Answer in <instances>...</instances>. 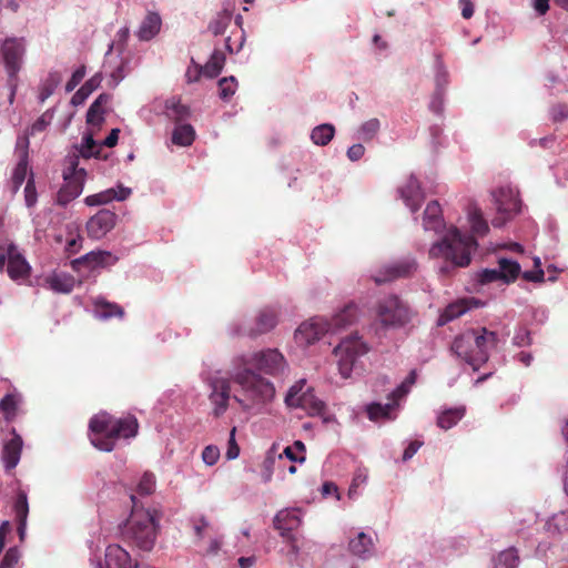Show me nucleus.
<instances>
[{
  "instance_id": "obj_1",
  "label": "nucleus",
  "mask_w": 568,
  "mask_h": 568,
  "mask_svg": "<svg viewBox=\"0 0 568 568\" xmlns=\"http://www.w3.org/2000/svg\"><path fill=\"white\" fill-rule=\"evenodd\" d=\"M288 373V363L277 348H264L235 354L229 372L209 371L202 373V381L210 389L209 400L215 417L222 416L231 399V381L240 387L234 399L244 408L252 409L270 403L275 396L274 384L262 374L282 377Z\"/></svg>"
},
{
  "instance_id": "obj_2",
  "label": "nucleus",
  "mask_w": 568,
  "mask_h": 568,
  "mask_svg": "<svg viewBox=\"0 0 568 568\" xmlns=\"http://www.w3.org/2000/svg\"><path fill=\"white\" fill-rule=\"evenodd\" d=\"M423 227L426 232L434 231L436 234L444 232L442 240L435 242L428 251L430 258H443L448 263L439 268L442 273H448L450 267H465L470 263L471 251L477 246L476 241L454 226L445 230L438 202L427 204L423 214Z\"/></svg>"
},
{
  "instance_id": "obj_3",
  "label": "nucleus",
  "mask_w": 568,
  "mask_h": 568,
  "mask_svg": "<svg viewBox=\"0 0 568 568\" xmlns=\"http://www.w3.org/2000/svg\"><path fill=\"white\" fill-rule=\"evenodd\" d=\"M139 424L134 416L114 419L108 413L94 415L89 423L91 444L100 450L111 452L119 438H131L138 433Z\"/></svg>"
},
{
  "instance_id": "obj_4",
  "label": "nucleus",
  "mask_w": 568,
  "mask_h": 568,
  "mask_svg": "<svg viewBox=\"0 0 568 568\" xmlns=\"http://www.w3.org/2000/svg\"><path fill=\"white\" fill-rule=\"evenodd\" d=\"M498 344V336L495 332L485 327L467 329L458 335L452 345V351L457 357L465 361L477 371L489 358L490 349Z\"/></svg>"
},
{
  "instance_id": "obj_5",
  "label": "nucleus",
  "mask_w": 568,
  "mask_h": 568,
  "mask_svg": "<svg viewBox=\"0 0 568 568\" xmlns=\"http://www.w3.org/2000/svg\"><path fill=\"white\" fill-rule=\"evenodd\" d=\"M160 519L161 516L158 510L134 506L124 525L123 538L140 550H152L158 538Z\"/></svg>"
},
{
  "instance_id": "obj_6",
  "label": "nucleus",
  "mask_w": 568,
  "mask_h": 568,
  "mask_svg": "<svg viewBox=\"0 0 568 568\" xmlns=\"http://www.w3.org/2000/svg\"><path fill=\"white\" fill-rule=\"evenodd\" d=\"M374 316L382 328L398 329L412 322L414 312L397 295H387L377 301Z\"/></svg>"
},
{
  "instance_id": "obj_7",
  "label": "nucleus",
  "mask_w": 568,
  "mask_h": 568,
  "mask_svg": "<svg viewBox=\"0 0 568 568\" xmlns=\"http://www.w3.org/2000/svg\"><path fill=\"white\" fill-rule=\"evenodd\" d=\"M79 156L81 155L74 150L65 159L62 173L64 184L57 195V201L62 206L68 205L83 191L87 171L83 168H79Z\"/></svg>"
},
{
  "instance_id": "obj_8",
  "label": "nucleus",
  "mask_w": 568,
  "mask_h": 568,
  "mask_svg": "<svg viewBox=\"0 0 568 568\" xmlns=\"http://www.w3.org/2000/svg\"><path fill=\"white\" fill-rule=\"evenodd\" d=\"M368 351L369 346L358 335H349L343 338L334 348L341 376L349 378L357 367L359 358L366 355Z\"/></svg>"
},
{
  "instance_id": "obj_9",
  "label": "nucleus",
  "mask_w": 568,
  "mask_h": 568,
  "mask_svg": "<svg viewBox=\"0 0 568 568\" xmlns=\"http://www.w3.org/2000/svg\"><path fill=\"white\" fill-rule=\"evenodd\" d=\"M415 382L416 372L412 371L404 382L389 394L387 403H372L367 405L368 418L373 422L395 419L399 409V402L409 393Z\"/></svg>"
},
{
  "instance_id": "obj_10",
  "label": "nucleus",
  "mask_w": 568,
  "mask_h": 568,
  "mask_svg": "<svg viewBox=\"0 0 568 568\" xmlns=\"http://www.w3.org/2000/svg\"><path fill=\"white\" fill-rule=\"evenodd\" d=\"M27 45L23 38H7L0 47V57L3 61L6 71L9 77L10 94L9 103L12 104L16 95V84L13 80L20 71L23 58L26 54Z\"/></svg>"
},
{
  "instance_id": "obj_11",
  "label": "nucleus",
  "mask_w": 568,
  "mask_h": 568,
  "mask_svg": "<svg viewBox=\"0 0 568 568\" xmlns=\"http://www.w3.org/2000/svg\"><path fill=\"white\" fill-rule=\"evenodd\" d=\"M493 196L497 209V216L493 219L491 224L495 227H501L519 212L521 202L518 197L517 189L510 185L499 187L494 192Z\"/></svg>"
},
{
  "instance_id": "obj_12",
  "label": "nucleus",
  "mask_w": 568,
  "mask_h": 568,
  "mask_svg": "<svg viewBox=\"0 0 568 568\" xmlns=\"http://www.w3.org/2000/svg\"><path fill=\"white\" fill-rule=\"evenodd\" d=\"M7 263V273L13 281L26 280L31 267L14 244L0 246V270Z\"/></svg>"
},
{
  "instance_id": "obj_13",
  "label": "nucleus",
  "mask_w": 568,
  "mask_h": 568,
  "mask_svg": "<svg viewBox=\"0 0 568 568\" xmlns=\"http://www.w3.org/2000/svg\"><path fill=\"white\" fill-rule=\"evenodd\" d=\"M331 325L324 317H313L302 323L295 331L294 338L300 346H307L328 333Z\"/></svg>"
},
{
  "instance_id": "obj_14",
  "label": "nucleus",
  "mask_w": 568,
  "mask_h": 568,
  "mask_svg": "<svg viewBox=\"0 0 568 568\" xmlns=\"http://www.w3.org/2000/svg\"><path fill=\"white\" fill-rule=\"evenodd\" d=\"M116 224V214L110 210H100L87 222L88 236L93 240L103 239Z\"/></svg>"
},
{
  "instance_id": "obj_15",
  "label": "nucleus",
  "mask_w": 568,
  "mask_h": 568,
  "mask_svg": "<svg viewBox=\"0 0 568 568\" xmlns=\"http://www.w3.org/2000/svg\"><path fill=\"white\" fill-rule=\"evenodd\" d=\"M118 261V257L114 256L109 251H91L85 255L75 258L71 262V266L74 271L80 272L83 268L94 270L97 267H104L108 265H113Z\"/></svg>"
},
{
  "instance_id": "obj_16",
  "label": "nucleus",
  "mask_w": 568,
  "mask_h": 568,
  "mask_svg": "<svg viewBox=\"0 0 568 568\" xmlns=\"http://www.w3.org/2000/svg\"><path fill=\"white\" fill-rule=\"evenodd\" d=\"M302 523L298 509H282L273 520L274 528L277 529L283 538L293 542V530L297 529Z\"/></svg>"
},
{
  "instance_id": "obj_17",
  "label": "nucleus",
  "mask_w": 568,
  "mask_h": 568,
  "mask_svg": "<svg viewBox=\"0 0 568 568\" xmlns=\"http://www.w3.org/2000/svg\"><path fill=\"white\" fill-rule=\"evenodd\" d=\"M131 193L132 190L130 187L119 184L115 187H110L99 193L88 195L84 199V203L88 206L105 205L113 201H124L131 195Z\"/></svg>"
},
{
  "instance_id": "obj_18",
  "label": "nucleus",
  "mask_w": 568,
  "mask_h": 568,
  "mask_svg": "<svg viewBox=\"0 0 568 568\" xmlns=\"http://www.w3.org/2000/svg\"><path fill=\"white\" fill-rule=\"evenodd\" d=\"M119 129L111 130L110 134L103 140V142L99 145L95 143L91 134H85L82 138V142L80 148L75 149V151L85 159L92 158V156H99L101 146H108L113 148L119 139Z\"/></svg>"
},
{
  "instance_id": "obj_19",
  "label": "nucleus",
  "mask_w": 568,
  "mask_h": 568,
  "mask_svg": "<svg viewBox=\"0 0 568 568\" xmlns=\"http://www.w3.org/2000/svg\"><path fill=\"white\" fill-rule=\"evenodd\" d=\"M348 551L359 559L367 560L376 554L375 540L371 535L358 531L348 540Z\"/></svg>"
},
{
  "instance_id": "obj_20",
  "label": "nucleus",
  "mask_w": 568,
  "mask_h": 568,
  "mask_svg": "<svg viewBox=\"0 0 568 568\" xmlns=\"http://www.w3.org/2000/svg\"><path fill=\"white\" fill-rule=\"evenodd\" d=\"M415 270L416 262L413 258H405L385 266L384 272L379 275H374L373 278L377 284H382L398 277L407 276Z\"/></svg>"
},
{
  "instance_id": "obj_21",
  "label": "nucleus",
  "mask_w": 568,
  "mask_h": 568,
  "mask_svg": "<svg viewBox=\"0 0 568 568\" xmlns=\"http://www.w3.org/2000/svg\"><path fill=\"white\" fill-rule=\"evenodd\" d=\"M398 193L405 205L414 213L424 201V193L415 176H409L404 185L398 189Z\"/></svg>"
},
{
  "instance_id": "obj_22",
  "label": "nucleus",
  "mask_w": 568,
  "mask_h": 568,
  "mask_svg": "<svg viewBox=\"0 0 568 568\" xmlns=\"http://www.w3.org/2000/svg\"><path fill=\"white\" fill-rule=\"evenodd\" d=\"M130 554L119 545H110L105 550L104 566L99 568H136Z\"/></svg>"
},
{
  "instance_id": "obj_23",
  "label": "nucleus",
  "mask_w": 568,
  "mask_h": 568,
  "mask_svg": "<svg viewBox=\"0 0 568 568\" xmlns=\"http://www.w3.org/2000/svg\"><path fill=\"white\" fill-rule=\"evenodd\" d=\"M473 306H477V302L474 298H463L450 303L439 316L438 324H447L448 322L464 315Z\"/></svg>"
},
{
  "instance_id": "obj_24",
  "label": "nucleus",
  "mask_w": 568,
  "mask_h": 568,
  "mask_svg": "<svg viewBox=\"0 0 568 568\" xmlns=\"http://www.w3.org/2000/svg\"><path fill=\"white\" fill-rule=\"evenodd\" d=\"M278 312L275 308H263L255 322V327L251 329L250 335L256 336L272 331L277 325Z\"/></svg>"
},
{
  "instance_id": "obj_25",
  "label": "nucleus",
  "mask_w": 568,
  "mask_h": 568,
  "mask_svg": "<svg viewBox=\"0 0 568 568\" xmlns=\"http://www.w3.org/2000/svg\"><path fill=\"white\" fill-rule=\"evenodd\" d=\"M161 24L162 19L159 13L148 12L136 32L138 38L143 41L153 39L160 32Z\"/></svg>"
},
{
  "instance_id": "obj_26",
  "label": "nucleus",
  "mask_w": 568,
  "mask_h": 568,
  "mask_svg": "<svg viewBox=\"0 0 568 568\" xmlns=\"http://www.w3.org/2000/svg\"><path fill=\"white\" fill-rule=\"evenodd\" d=\"M21 449L22 438L13 434L12 438L4 444L2 452V459L7 469H12L18 465Z\"/></svg>"
},
{
  "instance_id": "obj_27",
  "label": "nucleus",
  "mask_w": 568,
  "mask_h": 568,
  "mask_svg": "<svg viewBox=\"0 0 568 568\" xmlns=\"http://www.w3.org/2000/svg\"><path fill=\"white\" fill-rule=\"evenodd\" d=\"M110 101V95L100 94L90 105L87 112V122L92 126H100L104 121V105Z\"/></svg>"
},
{
  "instance_id": "obj_28",
  "label": "nucleus",
  "mask_w": 568,
  "mask_h": 568,
  "mask_svg": "<svg viewBox=\"0 0 568 568\" xmlns=\"http://www.w3.org/2000/svg\"><path fill=\"white\" fill-rule=\"evenodd\" d=\"M282 458L283 454H278L277 445L273 444L261 463L260 476L264 484H268L272 480L275 463L277 459Z\"/></svg>"
},
{
  "instance_id": "obj_29",
  "label": "nucleus",
  "mask_w": 568,
  "mask_h": 568,
  "mask_svg": "<svg viewBox=\"0 0 568 568\" xmlns=\"http://www.w3.org/2000/svg\"><path fill=\"white\" fill-rule=\"evenodd\" d=\"M357 317V307L354 304L346 305L342 311L335 314L328 324L331 325L329 332L334 333L341 328L351 325Z\"/></svg>"
},
{
  "instance_id": "obj_30",
  "label": "nucleus",
  "mask_w": 568,
  "mask_h": 568,
  "mask_svg": "<svg viewBox=\"0 0 568 568\" xmlns=\"http://www.w3.org/2000/svg\"><path fill=\"white\" fill-rule=\"evenodd\" d=\"M45 282L50 290L63 294L70 293L75 284L74 277L67 273H54L48 276Z\"/></svg>"
},
{
  "instance_id": "obj_31",
  "label": "nucleus",
  "mask_w": 568,
  "mask_h": 568,
  "mask_svg": "<svg viewBox=\"0 0 568 568\" xmlns=\"http://www.w3.org/2000/svg\"><path fill=\"white\" fill-rule=\"evenodd\" d=\"M93 314L97 318L106 321L112 317H122L124 312L118 304L99 298L94 302Z\"/></svg>"
},
{
  "instance_id": "obj_32",
  "label": "nucleus",
  "mask_w": 568,
  "mask_h": 568,
  "mask_svg": "<svg viewBox=\"0 0 568 568\" xmlns=\"http://www.w3.org/2000/svg\"><path fill=\"white\" fill-rule=\"evenodd\" d=\"M498 271L503 283L509 284L517 280L520 274L521 267L518 262L500 257L498 260Z\"/></svg>"
},
{
  "instance_id": "obj_33",
  "label": "nucleus",
  "mask_w": 568,
  "mask_h": 568,
  "mask_svg": "<svg viewBox=\"0 0 568 568\" xmlns=\"http://www.w3.org/2000/svg\"><path fill=\"white\" fill-rule=\"evenodd\" d=\"M102 82V75L100 73L91 77L71 98L73 105L82 104L89 95L97 90Z\"/></svg>"
},
{
  "instance_id": "obj_34",
  "label": "nucleus",
  "mask_w": 568,
  "mask_h": 568,
  "mask_svg": "<svg viewBox=\"0 0 568 568\" xmlns=\"http://www.w3.org/2000/svg\"><path fill=\"white\" fill-rule=\"evenodd\" d=\"M62 80L60 72L52 71L49 72L48 75L41 81L39 85V95L38 99L41 103H43L48 98L52 95L54 90L58 88Z\"/></svg>"
},
{
  "instance_id": "obj_35",
  "label": "nucleus",
  "mask_w": 568,
  "mask_h": 568,
  "mask_svg": "<svg viewBox=\"0 0 568 568\" xmlns=\"http://www.w3.org/2000/svg\"><path fill=\"white\" fill-rule=\"evenodd\" d=\"M545 529L551 536H560L568 532V510L560 511L551 516L547 520Z\"/></svg>"
},
{
  "instance_id": "obj_36",
  "label": "nucleus",
  "mask_w": 568,
  "mask_h": 568,
  "mask_svg": "<svg viewBox=\"0 0 568 568\" xmlns=\"http://www.w3.org/2000/svg\"><path fill=\"white\" fill-rule=\"evenodd\" d=\"M465 415V407L449 408L442 412L437 417V425L443 429L455 426Z\"/></svg>"
},
{
  "instance_id": "obj_37",
  "label": "nucleus",
  "mask_w": 568,
  "mask_h": 568,
  "mask_svg": "<svg viewBox=\"0 0 568 568\" xmlns=\"http://www.w3.org/2000/svg\"><path fill=\"white\" fill-rule=\"evenodd\" d=\"M300 402L297 408L304 409L308 415H320L324 409V403L316 398L311 387L305 389V394Z\"/></svg>"
},
{
  "instance_id": "obj_38",
  "label": "nucleus",
  "mask_w": 568,
  "mask_h": 568,
  "mask_svg": "<svg viewBox=\"0 0 568 568\" xmlns=\"http://www.w3.org/2000/svg\"><path fill=\"white\" fill-rule=\"evenodd\" d=\"M335 134L334 125L324 123L315 126L311 132V140L316 145H327Z\"/></svg>"
},
{
  "instance_id": "obj_39",
  "label": "nucleus",
  "mask_w": 568,
  "mask_h": 568,
  "mask_svg": "<svg viewBox=\"0 0 568 568\" xmlns=\"http://www.w3.org/2000/svg\"><path fill=\"white\" fill-rule=\"evenodd\" d=\"M195 138V131L190 124L176 125L172 134V142L176 145L189 146Z\"/></svg>"
},
{
  "instance_id": "obj_40",
  "label": "nucleus",
  "mask_w": 568,
  "mask_h": 568,
  "mask_svg": "<svg viewBox=\"0 0 568 568\" xmlns=\"http://www.w3.org/2000/svg\"><path fill=\"white\" fill-rule=\"evenodd\" d=\"M468 221L474 234L484 236L487 234L489 227L486 220L483 216L481 211L474 206L468 211Z\"/></svg>"
},
{
  "instance_id": "obj_41",
  "label": "nucleus",
  "mask_w": 568,
  "mask_h": 568,
  "mask_svg": "<svg viewBox=\"0 0 568 568\" xmlns=\"http://www.w3.org/2000/svg\"><path fill=\"white\" fill-rule=\"evenodd\" d=\"M28 175V154L23 153L12 173V193H17Z\"/></svg>"
},
{
  "instance_id": "obj_42",
  "label": "nucleus",
  "mask_w": 568,
  "mask_h": 568,
  "mask_svg": "<svg viewBox=\"0 0 568 568\" xmlns=\"http://www.w3.org/2000/svg\"><path fill=\"white\" fill-rule=\"evenodd\" d=\"M306 379L302 378L297 381L294 385L290 387L287 390V394L285 396V404L288 407L297 408V406L301 404V399L305 394V389L307 388Z\"/></svg>"
},
{
  "instance_id": "obj_43",
  "label": "nucleus",
  "mask_w": 568,
  "mask_h": 568,
  "mask_svg": "<svg viewBox=\"0 0 568 568\" xmlns=\"http://www.w3.org/2000/svg\"><path fill=\"white\" fill-rule=\"evenodd\" d=\"M225 63V55L221 51H214L210 60L205 63L202 69L203 74L209 78L219 75Z\"/></svg>"
},
{
  "instance_id": "obj_44",
  "label": "nucleus",
  "mask_w": 568,
  "mask_h": 568,
  "mask_svg": "<svg viewBox=\"0 0 568 568\" xmlns=\"http://www.w3.org/2000/svg\"><path fill=\"white\" fill-rule=\"evenodd\" d=\"M519 557L514 548L506 549L494 559V568H517Z\"/></svg>"
},
{
  "instance_id": "obj_45",
  "label": "nucleus",
  "mask_w": 568,
  "mask_h": 568,
  "mask_svg": "<svg viewBox=\"0 0 568 568\" xmlns=\"http://www.w3.org/2000/svg\"><path fill=\"white\" fill-rule=\"evenodd\" d=\"M232 20V14L227 10L219 12L209 24V30L214 36H220L225 32Z\"/></svg>"
},
{
  "instance_id": "obj_46",
  "label": "nucleus",
  "mask_w": 568,
  "mask_h": 568,
  "mask_svg": "<svg viewBox=\"0 0 568 568\" xmlns=\"http://www.w3.org/2000/svg\"><path fill=\"white\" fill-rule=\"evenodd\" d=\"M381 129V122L378 119L373 118L364 123L361 124V126L357 130V139L367 142L375 138V135L378 133Z\"/></svg>"
},
{
  "instance_id": "obj_47",
  "label": "nucleus",
  "mask_w": 568,
  "mask_h": 568,
  "mask_svg": "<svg viewBox=\"0 0 568 568\" xmlns=\"http://www.w3.org/2000/svg\"><path fill=\"white\" fill-rule=\"evenodd\" d=\"M448 78L449 73L440 58L439 54H436L435 59V84L436 90L435 91H442L445 92V89L448 84Z\"/></svg>"
},
{
  "instance_id": "obj_48",
  "label": "nucleus",
  "mask_w": 568,
  "mask_h": 568,
  "mask_svg": "<svg viewBox=\"0 0 568 568\" xmlns=\"http://www.w3.org/2000/svg\"><path fill=\"white\" fill-rule=\"evenodd\" d=\"M20 398L18 395H6L0 403V407L4 413L7 419H12L16 416Z\"/></svg>"
},
{
  "instance_id": "obj_49",
  "label": "nucleus",
  "mask_w": 568,
  "mask_h": 568,
  "mask_svg": "<svg viewBox=\"0 0 568 568\" xmlns=\"http://www.w3.org/2000/svg\"><path fill=\"white\" fill-rule=\"evenodd\" d=\"M236 88L237 82L233 75L221 79L219 81L220 98L222 100H229L235 93Z\"/></svg>"
},
{
  "instance_id": "obj_50",
  "label": "nucleus",
  "mask_w": 568,
  "mask_h": 568,
  "mask_svg": "<svg viewBox=\"0 0 568 568\" xmlns=\"http://www.w3.org/2000/svg\"><path fill=\"white\" fill-rule=\"evenodd\" d=\"M14 510L18 521H27L28 513H29V506H28V499L27 494L23 491H20L18 494L16 504H14Z\"/></svg>"
},
{
  "instance_id": "obj_51",
  "label": "nucleus",
  "mask_w": 568,
  "mask_h": 568,
  "mask_svg": "<svg viewBox=\"0 0 568 568\" xmlns=\"http://www.w3.org/2000/svg\"><path fill=\"white\" fill-rule=\"evenodd\" d=\"M53 120V111L47 110L41 116L31 125L29 134L33 135L38 132L44 131Z\"/></svg>"
},
{
  "instance_id": "obj_52",
  "label": "nucleus",
  "mask_w": 568,
  "mask_h": 568,
  "mask_svg": "<svg viewBox=\"0 0 568 568\" xmlns=\"http://www.w3.org/2000/svg\"><path fill=\"white\" fill-rule=\"evenodd\" d=\"M532 344L530 331L526 327H518L513 337V345L517 347H526Z\"/></svg>"
},
{
  "instance_id": "obj_53",
  "label": "nucleus",
  "mask_w": 568,
  "mask_h": 568,
  "mask_svg": "<svg viewBox=\"0 0 568 568\" xmlns=\"http://www.w3.org/2000/svg\"><path fill=\"white\" fill-rule=\"evenodd\" d=\"M155 489V476L151 473H145L139 484H138V490L140 494L143 495H150Z\"/></svg>"
},
{
  "instance_id": "obj_54",
  "label": "nucleus",
  "mask_w": 568,
  "mask_h": 568,
  "mask_svg": "<svg viewBox=\"0 0 568 568\" xmlns=\"http://www.w3.org/2000/svg\"><path fill=\"white\" fill-rule=\"evenodd\" d=\"M220 449L215 445H207L202 450V460L206 466H213L220 458Z\"/></svg>"
},
{
  "instance_id": "obj_55",
  "label": "nucleus",
  "mask_w": 568,
  "mask_h": 568,
  "mask_svg": "<svg viewBox=\"0 0 568 568\" xmlns=\"http://www.w3.org/2000/svg\"><path fill=\"white\" fill-rule=\"evenodd\" d=\"M366 481L367 473L363 469H357L349 486L348 496L354 498L357 495V488L366 484Z\"/></svg>"
},
{
  "instance_id": "obj_56",
  "label": "nucleus",
  "mask_w": 568,
  "mask_h": 568,
  "mask_svg": "<svg viewBox=\"0 0 568 568\" xmlns=\"http://www.w3.org/2000/svg\"><path fill=\"white\" fill-rule=\"evenodd\" d=\"M37 190H36V185H34V179H33V175L31 174L30 178L27 180V184H26V187H24V201H26V205L28 207H32L36 203H37Z\"/></svg>"
},
{
  "instance_id": "obj_57",
  "label": "nucleus",
  "mask_w": 568,
  "mask_h": 568,
  "mask_svg": "<svg viewBox=\"0 0 568 568\" xmlns=\"http://www.w3.org/2000/svg\"><path fill=\"white\" fill-rule=\"evenodd\" d=\"M477 281L480 284H488L497 281H501L498 267L497 268H485L477 273Z\"/></svg>"
},
{
  "instance_id": "obj_58",
  "label": "nucleus",
  "mask_w": 568,
  "mask_h": 568,
  "mask_svg": "<svg viewBox=\"0 0 568 568\" xmlns=\"http://www.w3.org/2000/svg\"><path fill=\"white\" fill-rule=\"evenodd\" d=\"M85 77V67L81 65L71 75L70 80L65 84V91L71 92L73 91L79 83L83 80Z\"/></svg>"
},
{
  "instance_id": "obj_59",
  "label": "nucleus",
  "mask_w": 568,
  "mask_h": 568,
  "mask_svg": "<svg viewBox=\"0 0 568 568\" xmlns=\"http://www.w3.org/2000/svg\"><path fill=\"white\" fill-rule=\"evenodd\" d=\"M166 109L170 112V115L175 116L176 119H183L189 115L187 106L176 101H170Z\"/></svg>"
},
{
  "instance_id": "obj_60",
  "label": "nucleus",
  "mask_w": 568,
  "mask_h": 568,
  "mask_svg": "<svg viewBox=\"0 0 568 568\" xmlns=\"http://www.w3.org/2000/svg\"><path fill=\"white\" fill-rule=\"evenodd\" d=\"M19 558H20L19 551L16 548H10L3 557V559L0 564V568H16V566L18 565Z\"/></svg>"
},
{
  "instance_id": "obj_61",
  "label": "nucleus",
  "mask_w": 568,
  "mask_h": 568,
  "mask_svg": "<svg viewBox=\"0 0 568 568\" xmlns=\"http://www.w3.org/2000/svg\"><path fill=\"white\" fill-rule=\"evenodd\" d=\"M444 94L442 91H435L433 94L429 109L436 114H442L444 110Z\"/></svg>"
},
{
  "instance_id": "obj_62",
  "label": "nucleus",
  "mask_w": 568,
  "mask_h": 568,
  "mask_svg": "<svg viewBox=\"0 0 568 568\" xmlns=\"http://www.w3.org/2000/svg\"><path fill=\"white\" fill-rule=\"evenodd\" d=\"M240 455V448L235 442V428L232 429L230 439H229V447L225 453V456L229 460H233L237 458Z\"/></svg>"
},
{
  "instance_id": "obj_63",
  "label": "nucleus",
  "mask_w": 568,
  "mask_h": 568,
  "mask_svg": "<svg viewBox=\"0 0 568 568\" xmlns=\"http://www.w3.org/2000/svg\"><path fill=\"white\" fill-rule=\"evenodd\" d=\"M550 116L552 121L559 122L564 121L568 118V105L566 104H558L551 108L550 110Z\"/></svg>"
},
{
  "instance_id": "obj_64",
  "label": "nucleus",
  "mask_w": 568,
  "mask_h": 568,
  "mask_svg": "<svg viewBox=\"0 0 568 568\" xmlns=\"http://www.w3.org/2000/svg\"><path fill=\"white\" fill-rule=\"evenodd\" d=\"M82 236L81 235H77L70 240L67 241V244H65V251L69 253V254H75L79 252V250L81 248L82 246Z\"/></svg>"
}]
</instances>
